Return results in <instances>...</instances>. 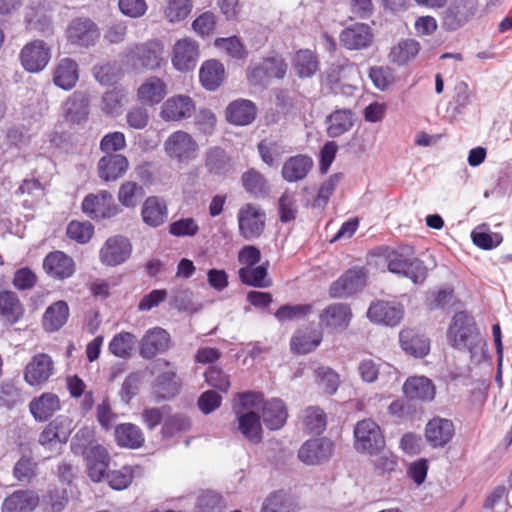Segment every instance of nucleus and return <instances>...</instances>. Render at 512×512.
I'll use <instances>...</instances> for the list:
<instances>
[{"label":"nucleus","instance_id":"nucleus-15","mask_svg":"<svg viewBox=\"0 0 512 512\" xmlns=\"http://www.w3.org/2000/svg\"><path fill=\"white\" fill-rule=\"evenodd\" d=\"M358 373L366 383H373L378 376L385 385H393L398 382V373L395 367L380 359H364L358 365Z\"/></svg>","mask_w":512,"mask_h":512},{"label":"nucleus","instance_id":"nucleus-5","mask_svg":"<svg viewBox=\"0 0 512 512\" xmlns=\"http://www.w3.org/2000/svg\"><path fill=\"white\" fill-rule=\"evenodd\" d=\"M478 10V0H452L441 14V27L454 32L472 20Z\"/></svg>","mask_w":512,"mask_h":512},{"label":"nucleus","instance_id":"nucleus-11","mask_svg":"<svg viewBox=\"0 0 512 512\" xmlns=\"http://www.w3.org/2000/svg\"><path fill=\"white\" fill-rule=\"evenodd\" d=\"M19 59L27 72L38 73L48 65L51 48L43 40H33L23 46Z\"/></svg>","mask_w":512,"mask_h":512},{"label":"nucleus","instance_id":"nucleus-35","mask_svg":"<svg viewBox=\"0 0 512 512\" xmlns=\"http://www.w3.org/2000/svg\"><path fill=\"white\" fill-rule=\"evenodd\" d=\"M39 503L38 496L28 490L14 492L2 504V512H32Z\"/></svg>","mask_w":512,"mask_h":512},{"label":"nucleus","instance_id":"nucleus-30","mask_svg":"<svg viewBox=\"0 0 512 512\" xmlns=\"http://www.w3.org/2000/svg\"><path fill=\"white\" fill-rule=\"evenodd\" d=\"M260 410L262 411L263 422L268 429L277 430L286 423L288 412L282 400L273 398L264 401L262 399Z\"/></svg>","mask_w":512,"mask_h":512},{"label":"nucleus","instance_id":"nucleus-21","mask_svg":"<svg viewBox=\"0 0 512 512\" xmlns=\"http://www.w3.org/2000/svg\"><path fill=\"white\" fill-rule=\"evenodd\" d=\"M46 274L57 280L70 278L75 273L74 260L62 251H53L43 260Z\"/></svg>","mask_w":512,"mask_h":512},{"label":"nucleus","instance_id":"nucleus-13","mask_svg":"<svg viewBox=\"0 0 512 512\" xmlns=\"http://www.w3.org/2000/svg\"><path fill=\"white\" fill-rule=\"evenodd\" d=\"M195 111L196 105L190 96L177 94L163 102L159 116L165 122H181L192 117Z\"/></svg>","mask_w":512,"mask_h":512},{"label":"nucleus","instance_id":"nucleus-50","mask_svg":"<svg viewBox=\"0 0 512 512\" xmlns=\"http://www.w3.org/2000/svg\"><path fill=\"white\" fill-rule=\"evenodd\" d=\"M144 195L143 187L133 181L121 184L118 190V201L127 208H134Z\"/></svg>","mask_w":512,"mask_h":512},{"label":"nucleus","instance_id":"nucleus-8","mask_svg":"<svg viewBox=\"0 0 512 512\" xmlns=\"http://www.w3.org/2000/svg\"><path fill=\"white\" fill-rule=\"evenodd\" d=\"M73 429V420L70 417L58 416L45 426L38 442L45 450L58 452L68 441Z\"/></svg>","mask_w":512,"mask_h":512},{"label":"nucleus","instance_id":"nucleus-7","mask_svg":"<svg viewBox=\"0 0 512 512\" xmlns=\"http://www.w3.org/2000/svg\"><path fill=\"white\" fill-rule=\"evenodd\" d=\"M163 147L166 155L179 163H188L196 159L199 149L192 135L183 130L171 133Z\"/></svg>","mask_w":512,"mask_h":512},{"label":"nucleus","instance_id":"nucleus-6","mask_svg":"<svg viewBox=\"0 0 512 512\" xmlns=\"http://www.w3.org/2000/svg\"><path fill=\"white\" fill-rule=\"evenodd\" d=\"M237 221L240 236L251 241L264 232L266 213L259 205L246 203L238 210Z\"/></svg>","mask_w":512,"mask_h":512},{"label":"nucleus","instance_id":"nucleus-43","mask_svg":"<svg viewBox=\"0 0 512 512\" xmlns=\"http://www.w3.org/2000/svg\"><path fill=\"white\" fill-rule=\"evenodd\" d=\"M225 77V68L217 60L205 61L199 71V79L202 86L210 91L216 90L223 82Z\"/></svg>","mask_w":512,"mask_h":512},{"label":"nucleus","instance_id":"nucleus-48","mask_svg":"<svg viewBox=\"0 0 512 512\" xmlns=\"http://www.w3.org/2000/svg\"><path fill=\"white\" fill-rule=\"evenodd\" d=\"M240 280L249 286L267 288L271 286V280L268 278L267 268L264 266L242 267L239 269Z\"/></svg>","mask_w":512,"mask_h":512},{"label":"nucleus","instance_id":"nucleus-36","mask_svg":"<svg viewBox=\"0 0 512 512\" xmlns=\"http://www.w3.org/2000/svg\"><path fill=\"white\" fill-rule=\"evenodd\" d=\"M141 215L143 221L151 227L162 225L168 216L166 202L157 196L148 197L143 203Z\"/></svg>","mask_w":512,"mask_h":512},{"label":"nucleus","instance_id":"nucleus-29","mask_svg":"<svg viewBox=\"0 0 512 512\" xmlns=\"http://www.w3.org/2000/svg\"><path fill=\"white\" fill-rule=\"evenodd\" d=\"M170 345L169 334L160 327L149 329L141 340L140 354L147 359L166 351Z\"/></svg>","mask_w":512,"mask_h":512},{"label":"nucleus","instance_id":"nucleus-12","mask_svg":"<svg viewBox=\"0 0 512 512\" xmlns=\"http://www.w3.org/2000/svg\"><path fill=\"white\" fill-rule=\"evenodd\" d=\"M82 210L95 220L111 218L120 212L112 194L105 190L88 194L82 202Z\"/></svg>","mask_w":512,"mask_h":512},{"label":"nucleus","instance_id":"nucleus-44","mask_svg":"<svg viewBox=\"0 0 512 512\" xmlns=\"http://www.w3.org/2000/svg\"><path fill=\"white\" fill-rule=\"evenodd\" d=\"M69 307L68 304L59 300L46 309L43 315V328L48 332L58 331L68 320Z\"/></svg>","mask_w":512,"mask_h":512},{"label":"nucleus","instance_id":"nucleus-51","mask_svg":"<svg viewBox=\"0 0 512 512\" xmlns=\"http://www.w3.org/2000/svg\"><path fill=\"white\" fill-rule=\"evenodd\" d=\"M191 10V0H167L164 16L168 22L177 23L186 19Z\"/></svg>","mask_w":512,"mask_h":512},{"label":"nucleus","instance_id":"nucleus-24","mask_svg":"<svg viewBox=\"0 0 512 512\" xmlns=\"http://www.w3.org/2000/svg\"><path fill=\"white\" fill-rule=\"evenodd\" d=\"M67 37L72 44L88 47L97 41L99 31L91 20L78 18L68 26Z\"/></svg>","mask_w":512,"mask_h":512},{"label":"nucleus","instance_id":"nucleus-53","mask_svg":"<svg viewBox=\"0 0 512 512\" xmlns=\"http://www.w3.org/2000/svg\"><path fill=\"white\" fill-rule=\"evenodd\" d=\"M261 159L269 166L278 164L279 159L285 153L283 145L278 141L263 140L258 144Z\"/></svg>","mask_w":512,"mask_h":512},{"label":"nucleus","instance_id":"nucleus-59","mask_svg":"<svg viewBox=\"0 0 512 512\" xmlns=\"http://www.w3.org/2000/svg\"><path fill=\"white\" fill-rule=\"evenodd\" d=\"M94 233L93 225L88 221H71L67 227V235L70 239L80 243H87Z\"/></svg>","mask_w":512,"mask_h":512},{"label":"nucleus","instance_id":"nucleus-64","mask_svg":"<svg viewBox=\"0 0 512 512\" xmlns=\"http://www.w3.org/2000/svg\"><path fill=\"white\" fill-rule=\"evenodd\" d=\"M124 96V93L118 89L106 92L102 97V111L112 116L120 114Z\"/></svg>","mask_w":512,"mask_h":512},{"label":"nucleus","instance_id":"nucleus-42","mask_svg":"<svg viewBox=\"0 0 512 512\" xmlns=\"http://www.w3.org/2000/svg\"><path fill=\"white\" fill-rule=\"evenodd\" d=\"M313 166V160L306 155L290 157L282 167V176L288 182L304 179Z\"/></svg>","mask_w":512,"mask_h":512},{"label":"nucleus","instance_id":"nucleus-1","mask_svg":"<svg viewBox=\"0 0 512 512\" xmlns=\"http://www.w3.org/2000/svg\"><path fill=\"white\" fill-rule=\"evenodd\" d=\"M262 403V395L255 392L238 394L233 405L237 430L251 443L262 440V425L258 410Z\"/></svg>","mask_w":512,"mask_h":512},{"label":"nucleus","instance_id":"nucleus-19","mask_svg":"<svg viewBox=\"0 0 512 512\" xmlns=\"http://www.w3.org/2000/svg\"><path fill=\"white\" fill-rule=\"evenodd\" d=\"M403 315L401 304L383 300L372 302L367 311V317L371 322L391 327L398 325Z\"/></svg>","mask_w":512,"mask_h":512},{"label":"nucleus","instance_id":"nucleus-10","mask_svg":"<svg viewBox=\"0 0 512 512\" xmlns=\"http://www.w3.org/2000/svg\"><path fill=\"white\" fill-rule=\"evenodd\" d=\"M200 57L199 44L184 37L177 40L171 51V63L175 70L185 73L195 69Z\"/></svg>","mask_w":512,"mask_h":512},{"label":"nucleus","instance_id":"nucleus-49","mask_svg":"<svg viewBox=\"0 0 512 512\" xmlns=\"http://www.w3.org/2000/svg\"><path fill=\"white\" fill-rule=\"evenodd\" d=\"M136 343V336L122 331L116 334L109 343V351L119 358L130 357Z\"/></svg>","mask_w":512,"mask_h":512},{"label":"nucleus","instance_id":"nucleus-62","mask_svg":"<svg viewBox=\"0 0 512 512\" xmlns=\"http://www.w3.org/2000/svg\"><path fill=\"white\" fill-rule=\"evenodd\" d=\"M243 185L245 189L254 195H263L267 192L268 186L264 176L255 171L249 170L242 177Z\"/></svg>","mask_w":512,"mask_h":512},{"label":"nucleus","instance_id":"nucleus-47","mask_svg":"<svg viewBox=\"0 0 512 512\" xmlns=\"http://www.w3.org/2000/svg\"><path fill=\"white\" fill-rule=\"evenodd\" d=\"M292 67L299 77H311L318 70L317 56L309 49L299 50L292 59Z\"/></svg>","mask_w":512,"mask_h":512},{"label":"nucleus","instance_id":"nucleus-22","mask_svg":"<svg viewBox=\"0 0 512 512\" xmlns=\"http://www.w3.org/2000/svg\"><path fill=\"white\" fill-rule=\"evenodd\" d=\"M373 39L372 29L365 23L352 24L340 34L341 44L349 50L365 49L372 44Z\"/></svg>","mask_w":512,"mask_h":512},{"label":"nucleus","instance_id":"nucleus-45","mask_svg":"<svg viewBox=\"0 0 512 512\" xmlns=\"http://www.w3.org/2000/svg\"><path fill=\"white\" fill-rule=\"evenodd\" d=\"M0 315L11 324L19 322L23 317L24 306L15 292H0Z\"/></svg>","mask_w":512,"mask_h":512},{"label":"nucleus","instance_id":"nucleus-3","mask_svg":"<svg viewBox=\"0 0 512 512\" xmlns=\"http://www.w3.org/2000/svg\"><path fill=\"white\" fill-rule=\"evenodd\" d=\"M387 267L391 273L409 278L414 284H423L429 268L422 260L409 257L403 250L392 251L387 256Z\"/></svg>","mask_w":512,"mask_h":512},{"label":"nucleus","instance_id":"nucleus-14","mask_svg":"<svg viewBox=\"0 0 512 512\" xmlns=\"http://www.w3.org/2000/svg\"><path fill=\"white\" fill-rule=\"evenodd\" d=\"M55 373L54 361L45 353L35 354L24 369V380L30 386L45 384Z\"/></svg>","mask_w":512,"mask_h":512},{"label":"nucleus","instance_id":"nucleus-9","mask_svg":"<svg viewBox=\"0 0 512 512\" xmlns=\"http://www.w3.org/2000/svg\"><path fill=\"white\" fill-rule=\"evenodd\" d=\"M355 449L358 452L374 454L385 446L380 427L371 419L359 421L354 429Z\"/></svg>","mask_w":512,"mask_h":512},{"label":"nucleus","instance_id":"nucleus-28","mask_svg":"<svg viewBox=\"0 0 512 512\" xmlns=\"http://www.w3.org/2000/svg\"><path fill=\"white\" fill-rule=\"evenodd\" d=\"M61 409L58 395L52 392H44L33 398L29 403V411L38 422H44Z\"/></svg>","mask_w":512,"mask_h":512},{"label":"nucleus","instance_id":"nucleus-26","mask_svg":"<svg viewBox=\"0 0 512 512\" xmlns=\"http://www.w3.org/2000/svg\"><path fill=\"white\" fill-rule=\"evenodd\" d=\"M453 435L454 425L451 420L435 417L426 425V440L434 448L445 446L453 438Z\"/></svg>","mask_w":512,"mask_h":512},{"label":"nucleus","instance_id":"nucleus-4","mask_svg":"<svg viewBox=\"0 0 512 512\" xmlns=\"http://www.w3.org/2000/svg\"><path fill=\"white\" fill-rule=\"evenodd\" d=\"M125 58L135 67L156 70L165 63L164 46L158 40H152L128 47Z\"/></svg>","mask_w":512,"mask_h":512},{"label":"nucleus","instance_id":"nucleus-52","mask_svg":"<svg viewBox=\"0 0 512 512\" xmlns=\"http://www.w3.org/2000/svg\"><path fill=\"white\" fill-rule=\"evenodd\" d=\"M318 386L329 395L334 394L340 384L339 375L330 367L321 366L315 370Z\"/></svg>","mask_w":512,"mask_h":512},{"label":"nucleus","instance_id":"nucleus-54","mask_svg":"<svg viewBox=\"0 0 512 512\" xmlns=\"http://www.w3.org/2000/svg\"><path fill=\"white\" fill-rule=\"evenodd\" d=\"M264 512H295V504L290 496L283 492L271 494L264 502Z\"/></svg>","mask_w":512,"mask_h":512},{"label":"nucleus","instance_id":"nucleus-27","mask_svg":"<svg viewBox=\"0 0 512 512\" xmlns=\"http://www.w3.org/2000/svg\"><path fill=\"white\" fill-rule=\"evenodd\" d=\"M158 371L161 374L157 376L154 388L162 398L174 396L180 387V382L176 375V368L166 361L159 360L156 363Z\"/></svg>","mask_w":512,"mask_h":512},{"label":"nucleus","instance_id":"nucleus-61","mask_svg":"<svg viewBox=\"0 0 512 512\" xmlns=\"http://www.w3.org/2000/svg\"><path fill=\"white\" fill-rule=\"evenodd\" d=\"M311 308L309 304L283 305L275 312V317L280 322L298 320L308 315Z\"/></svg>","mask_w":512,"mask_h":512},{"label":"nucleus","instance_id":"nucleus-25","mask_svg":"<svg viewBox=\"0 0 512 512\" xmlns=\"http://www.w3.org/2000/svg\"><path fill=\"white\" fill-rule=\"evenodd\" d=\"M167 83L157 76L146 78L137 89V98L143 105L155 106L167 95Z\"/></svg>","mask_w":512,"mask_h":512},{"label":"nucleus","instance_id":"nucleus-20","mask_svg":"<svg viewBox=\"0 0 512 512\" xmlns=\"http://www.w3.org/2000/svg\"><path fill=\"white\" fill-rule=\"evenodd\" d=\"M333 453V443L327 438L306 441L298 452L299 459L309 465L327 461Z\"/></svg>","mask_w":512,"mask_h":512},{"label":"nucleus","instance_id":"nucleus-63","mask_svg":"<svg viewBox=\"0 0 512 512\" xmlns=\"http://www.w3.org/2000/svg\"><path fill=\"white\" fill-rule=\"evenodd\" d=\"M38 281L36 273L29 267H22L15 271L12 284L16 290L26 291L35 287Z\"/></svg>","mask_w":512,"mask_h":512},{"label":"nucleus","instance_id":"nucleus-60","mask_svg":"<svg viewBox=\"0 0 512 512\" xmlns=\"http://www.w3.org/2000/svg\"><path fill=\"white\" fill-rule=\"evenodd\" d=\"M169 232L176 237H194L199 232V225L192 217L181 218L169 225Z\"/></svg>","mask_w":512,"mask_h":512},{"label":"nucleus","instance_id":"nucleus-16","mask_svg":"<svg viewBox=\"0 0 512 512\" xmlns=\"http://www.w3.org/2000/svg\"><path fill=\"white\" fill-rule=\"evenodd\" d=\"M366 272L363 268H352L334 281L329 289L332 298L351 296L363 289L366 284Z\"/></svg>","mask_w":512,"mask_h":512},{"label":"nucleus","instance_id":"nucleus-41","mask_svg":"<svg viewBox=\"0 0 512 512\" xmlns=\"http://www.w3.org/2000/svg\"><path fill=\"white\" fill-rule=\"evenodd\" d=\"M322 340V333L316 329L304 328L291 338V349L298 354H307L316 349Z\"/></svg>","mask_w":512,"mask_h":512},{"label":"nucleus","instance_id":"nucleus-34","mask_svg":"<svg viewBox=\"0 0 512 512\" xmlns=\"http://www.w3.org/2000/svg\"><path fill=\"white\" fill-rule=\"evenodd\" d=\"M64 117L73 123H79L86 119L89 113V98L81 91L74 92L63 103Z\"/></svg>","mask_w":512,"mask_h":512},{"label":"nucleus","instance_id":"nucleus-18","mask_svg":"<svg viewBox=\"0 0 512 512\" xmlns=\"http://www.w3.org/2000/svg\"><path fill=\"white\" fill-rule=\"evenodd\" d=\"M129 240L123 236L108 238L99 251V259L106 266H117L125 262L131 254Z\"/></svg>","mask_w":512,"mask_h":512},{"label":"nucleus","instance_id":"nucleus-2","mask_svg":"<svg viewBox=\"0 0 512 512\" xmlns=\"http://www.w3.org/2000/svg\"><path fill=\"white\" fill-rule=\"evenodd\" d=\"M447 341L453 348L466 351L473 357L482 343L474 318L467 312L456 313L447 329Z\"/></svg>","mask_w":512,"mask_h":512},{"label":"nucleus","instance_id":"nucleus-57","mask_svg":"<svg viewBox=\"0 0 512 512\" xmlns=\"http://www.w3.org/2000/svg\"><path fill=\"white\" fill-rule=\"evenodd\" d=\"M306 429L313 434H320L326 427V416L318 407H308L303 419Z\"/></svg>","mask_w":512,"mask_h":512},{"label":"nucleus","instance_id":"nucleus-38","mask_svg":"<svg viewBox=\"0 0 512 512\" xmlns=\"http://www.w3.org/2000/svg\"><path fill=\"white\" fill-rule=\"evenodd\" d=\"M325 124L329 137H339L353 127L354 114L350 109H337L326 117Z\"/></svg>","mask_w":512,"mask_h":512},{"label":"nucleus","instance_id":"nucleus-40","mask_svg":"<svg viewBox=\"0 0 512 512\" xmlns=\"http://www.w3.org/2000/svg\"><path fill=\"white\" fill-rule=\"evenodd\" d=\"M399 338L402 349L414 357H424L430 351L429 340L412 329L402 330Z\"/></svg>","mask_w":512,"mask_h":512},{"label":"nucleus","instance_id":"nucleus-17","mask_svg":"<svg viewBox=\"0 0 512 512\" xmlns=\"http://www.w3.org/2000/svg\"><path fill=\"white\" fill-rule=\"evenodd\" d=\"M81 455L85 459L91 480L100 482L105 477L110 465L111 458L107 449L98 443H89Z\"/></svg>","mask_w":512,"mask_h":512},{"label":"nucleus","instance_id":"nucleus-58","mask_svg":"<svg viewBox=\"0 0 512 512\" xmlns=\"http://www.w3.org/2000/svg\"><path fill=\"white\" fill-rule=\"evenodd\" d=\"M214 45L234 59H244L247 55L244 45L233 36L228 38H217Z\"/></svg>","mask_w":512,"mask_h":512},{"label":"nucleus","instance_id":"nucleus-33","mask_svg":"<svg viewBox=\"0 0 512 512\" xmlns=\"http://www.w3.org/2000/svg\"><path fill=\"white\" fill-rule=\"evenodd\" d=\"M257 108L255 104L247 99H237L231 102L226 109L228 122L244 126L250 124L256 117Z\"/></svg>","mask_w":512,"mask_h":512},{"label":"nucleus","instance_id":"nucleus-37","mask_svg":"<svg viewBox=\"0 0 512 512\" xmlns=\"http://www.w3.org/2000/svg\"><path fill=\"white\" fill-rule=\"evenodd\" d=\"M404 394L410 399L431 401L435 396L432 381L424 376L408 378L403 385Z\"/></svg>","mask_w":512,"mask_h":512},{"label":"nucleus","instance_id":"nucleus-55","mask_svg":"<svg viewBox=\"0 0 512 512\" xmlns=\"http://www.w3.org/2000/svg\"><path fill=\"white\" fill-rule=\"evenodd\" d=\"M369 455L371 456V462L374 468L380 474L390 473L394 471L397 466V457L385 447Z\"/></svg>","mask_w":512,"mask_h":512},{"label":"nucleus","instance_id":"nucleus-46","mask_svg":"<svg viewBox=\"0 0 512 512\" xmlns=\"http://www.w3.org/2000/svg\"><path fill=\"white\" fill-rule=\"evenodd\" d=\"M115 440L120 447L137 449L144 443V434L141 429L132 423H124L116 426Z\"/></svg>","mask_w":512,"mask_h":512},{"label":"nucleus","instance_id":"nucleus-23","mask_svg":"<svg viewBox=\"0 0 512 512\" xmlns=\"http://www.w3.org/2000/svg\"><path fill=\"white\" fill-rule=\"evenodd\" d=\"M320 324L332 331L345 330L352 319L350 307L344 303H333L320 314Z\"/></svg>","mask_w":512,"mask_h":512},{"label":"nucleus","instance_id":"nucleus-32","mask_svg":"<svg viewBox=\"0 0 512 512\" xmlns=\"http://www.w3.org/2000/svg\"><path fill=\"white\" fill-rule=\"evenodd\" d=\"M79 79L78 64L70 59L63 58L58 61L53 70V82L63 90L72 89Z\"/></svg>","mask_w":512,"mask_h":512},{"label":"nucleus","instance_id":"nucleus-56","mask_svg":"<svg viewBox=\"0 0 512 512\" xmlns=\"http://www.w3.org/2000/svg\"><path fill=\"white\" fill-rule=\"evenodd\" d=\"M369 77L374 86L381 91L387 90L395 82L394 70L388 66L370 68Z\"/></svg>","mask_w":512,"mask_h":512},{"label":"nucleus","instance_id":"nucleus-31","mask_svg":"<svg viewBox=\"0 0 512 512\" xmlns=\"http://www.w3.org/2000/svg\"><path fill=\"white\" fill-rule=\"evenodd\" d=\"M129 162L121 154L110 153L98 162V174L104 181H114L120 178L128 169Z\"/></svg>","mask_w":512,"mask_h":512},{"label":"nucleus","instance_id":"nucleus-39","mask_svg":"<svg viewBox=\"0 0 512 512\" xmlns=\"http://www.w3.org/2000/svg\"><path fill=\"white\" fill-rule=\"evenodd\" d=\"M420 49L421 46L417 40L402 39L391 47L388 58L391 63L404 66L418 55Z\"/></svg>","mask_w":512,"mask_h":512}]
</instances>
